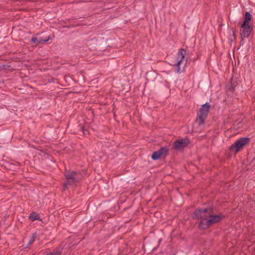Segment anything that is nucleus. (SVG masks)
Returning <instances> with one entry per match:
<instances>
[{
	"label": "nucleus",
	"instance_id": "6ab92c4d",
	"mask_svg": "<svg viewBox=\"0 0 255 255\" xmlns=\"http://www.w3.org/2000/svg\"><path fill=\"white\" fill-rule=\"evenodd\" d=\"M253 162H255V157L253 159Z\"/></svg>",
	"mask_w": 255,
	"mask_h": 255
},
{
	"label": "nucleus",
	"instance_id": "4468645a",
	"mask_svg": "<svg viewBox=\"0 0 255 255\" xmlns=\"http://www.w3.org/2000/svg\"><path fill=\"white\" fill-rule=\"evenodd\" d=\"M50 39V37H49L47 38L43 39L42 38H40L38 39V42L36 43V45H38L41 43H44L48 41Z\"/></svg>",
	"mask_w": 255,
	"mask_h": 255
},
{
	"label": "nucleus",
	"instance_id": "f3484780",
	"mask_svg": "<svg viewBox=\"0 0 255 255\" xmlns=\"http://www.w3.org/2000/svg\"><path fill=\"white\" fill-rule=\"evenodd\" d=\"M240 44H241H241H242V45H243V44H244V41H242V42H241V41H240Z\"/></svg>",
	"mask_w": 255,
	"mask_h": 255
},
{
	"label": "nucleus",
	"instance_id": "dca6fc26",
	"mask_svg": "<svg viewBox=\"0 0 255 255\" xmlns=\"http://www.w3.org/2000/svg\"><path fill=\"white\" fill-rule=\"evenodd\" d=\"M31 41L36 44V43L38 41V39L36 37H33L31 38Z\"/></svg>",
	"mask_w": 255,
	"mask_h": 255
},
{
	"label": "nucleus",
	"instance_id": "f8f14e48",
	"mask_svg": "<svg viewBox=\"0 0 255 255\" xmlns=\"http://www.w3.org/2000/svg\"><path fill=\"white\" fill-rule=\"evenodd\" d=\"M236 38V29L235 28H233L232 33L230 34V37H229V39L230 42L232 43L235 41Z\"/></svg>",
	"mask_w": 255,
	"mask_h": 255
},
{
	"label": "nucleus",
	"instance_id": "0eeeda50",
	"mask_svg": "<svg viewBox=\"0 0 255 255\" xmlns=\"http://www.w3.org/2000/svg\"><path fill=\"white\" fill-rule=\"evenodd\" d=\"M168 149L166 146H163L156 151L154 152L151 155V158L153 160H156L161 157H165L168 153Z\"/></svg>",
	"mask_w": 255,
	"mask_h": 255
},
{
	"label": "nucleus",
	"instance_id": "6e6552de",
	"mask_svg": "<svg viewBox=\"0 0 255 255\" xmlns=\"http://www.w3.org/2000/svg\"><path fill=\"white\" fill-rule=\"evenodd\" d=\"M186 51L184 49L181 48L177 54V63L175 64L176 71L177 73H180V65L181 64L183 59L185 57Z\"/></svg>",
	"mask_w": 255,
	"mask_h": 255
},
{
	"label": "nucleus",
	"instance_id": "2eb2a0df",
	"mask_svg": "<svg viewBox=\"0 0 255 255\" xmlns=\"http://www.w3.org/2000/svg\"><path fill=\"white\" fill-rule=\"evenodd\" d=\"M80 126V128L81 129V130H82L84 134L86 135L87 134H88L89 131L87 129H85L83 126Z\"/></svg>",
	"mask_w": 255,
	"mask_h": 255
},
{
	"label": "nucleus",
	"instance_id": "39448f33",
	"mask_svg": "<svg viewBox=\"0 0 255 255\" xmlns=\"http://www.w3.org/2000/svg\"><path fill=\"white\" fill-rule=\"evenodd\" d=\"M190 143L188 137L175 140L173 143V147L176 150H181L187 147Z\"/></svg>",
	"mask_w": 255,
	"mask_h": 255
},
{
	"label": "nucleus",
	"instance_id": "f257e3e1",
	"mask_svg": "<svg viewBox=\"0 0 255 255\" xmlns=\"http://www.w3.org/2000/svg\"><path fill=\"white\" fill-rule=\"evenodd\" d=\"M192 218L201 220L198 227L200 230H205L213 225L219 223L225 218V216L222 213L214 214L213 208L209 207L196 209L192 214Z\"/></svg>",
	"mask_w": 255,
	"mask_h": 255
},
{
	"label": "nucleus",
	"instance_id": "1a4fd4ad",
	"mask_svg": "<svg viewBox=\"0 0 255 255\" xmlns=\"http://www.w3.org/2000/svg\"><path fill=\"white\" fill-rule=\"evenodd\" d=\"M237 81L232 78L226 84V87L228 90L233 92L235 90V88L237 86Z\"/></svg>",
	"mask_w": 255,
	"mask_h": 255
},
{
	"label": "nucleus",
	"instance_id": "7ed1b4c3",
	"mask_svg": "<svg viewBox=\"0 0 255 255\" xmlns=\"http://www.w3.org/2000/svg\"><path fill=\"white\" fill-rule=\"evenodd\" d=\"M210 108V106L208 103L201 106L197 113V116L196 119V122L199 126L202 125L204 124L205 121L209 112Z\"/></svg>",
	"mask_w": 255,
	"mask_h": 255
},
{
	"label": "nucleus",
	"instance_id": "ddd939ff",
	"mask_svg": "<svg viewBox=\"0 0 255 255\" xmlns=\"http://www.w3.org/2000/svg\"><path fill=\"white\" fill-rule=\"evenodd\" d=\"M36 236H37V235H36V233H33L31 235V236L30 237V240L29 241V242L28 243V245H32L33 243V242L35 240Z\"/></svg>",
	"mask_w": 255,
	"mask_h": 255
},
{
	"label": "nucleus",
	"instance_id": "f03ea898",
	"mask_svg": "<svg viewBox=\"0 0 255 255\" xmlns=\"http://www.w3.org/2000/svg\"><path fill=\"white\" fill-rule=\"evenodd\" d=\"M64 175L67 181L64 184V190L67 188V185H73L79 182L81 180V176L80 173L73 171L66 170Z\"/></svg>",
	"mask_w": 255,
	"mask_h": 255
},
{
	"label": "nucleus",
	"instance_id": "423d86ee",
	"mask_svg": "<svg viewBox=\"0 0 255 255\" xmlns=\"http://www.w3.org/2000/svg\"><path fill=\"white\" fill-rule=\"evenodd\" d=\"M241 28L240 36L242 42L243 41L245 38H247L249 37L253 30V26L251 25H244V24H242Z\"/></svg>",
	"mask_w": 255,
	"mask_h": 255
},
{
	"label": "nucleus",
	"instance_id": "9d476101",
	"mask_svg": "<svg viewBox=\"0 0 255 255\" xmlns=\"http://www.w3.org/2000/svg\"><path fill=\"white\" fill-rule=\"evenodd\" d=\"M252 15L251 13L248 11H246L244 16V21L242 24L244 25H249V22L252 20Z\"/></svg>",
	"mask_w": 255,
	"mask_h": 255
},
{
	"label": "nucleus",
	"instance_id": "a211bd4d",
	"mask_svg": "<svg viewBox=\"0 0 255 255\" xmlns=\"http://www.w3.org/2000/svg\"><path fill=\"white\" fill-rule=\"evenodd\" d=\"M27 1H33V0H26Z\"/></svg>",
	"mask_w": 255,
	"mask_h": 255
},
{
	"label": "nucleus",
	"instance_id": "20e7f679",
	"mask_svg": "<svg viewBox=\"0 0 255 255\" xmlns=\"http://www.w3.org/2000/svg\"><path fill=\"white\" fill-rule=\"evenodd\" d=\"M250 141V138L248 137H243L237 140L229 148L230 150H235V153L238 152L240 149L248 144Z\"/></svg>",
	"mask_w": 255,
	"mask_h": 255
},
{
	"label": "nucleus",
	"instance_id": "9b49d317",
	"mask_svg": "<svg viewBox=\"0 0 255 255\" xmlns=\"http://www.w3.org/2000/svg\"><path fill=\"white\" fill-rule=\"evenodd\" d=\"M29 219L31 221H34L35 220L41 221L39 215L36 212H33L29 216Z\"/></svg>",
	"mask_w": 255,
	"mask_h": 255
}]
</instances>
